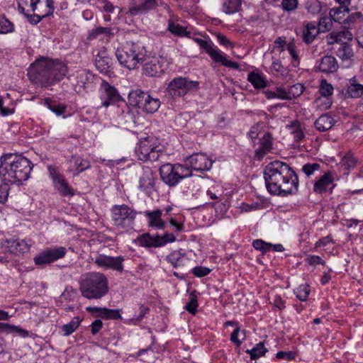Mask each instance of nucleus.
<instances>
[{
    "label": "nucleus",
    "mask_w": 363,
    "mask_h": 363,
    "mask_svg": "<svg viewBox=\"0 0 363 363\" xmlns=\"http://www.w3.org/2000/svg\"><path fill=\"white\" fill-rule=\"evenodd\" d=\"M264 175L267 189L272 195L286 196L298 191V176L285 162H270L265 167Z\"/></svg>",
    "instance_id": "f257e3e1"
},
{
    "label": "nucleus",
    "mask_w": 363,
    "mask_h": 363,
    "mask_svg": "<svg viewBox=\"0 0 363 363\" xmlns=\"http://www.w3.org/2000/svg\"><path fill=\"white\" fill-rule=\"evenodd\" d=\"M0 177L4 182L21 185L28 179L33 169L32 163L25 157L6 154L0 159Z\"/></svg>",
    "instance_id": "f03ea898"
},
{
    "label": "nucleus",
    "mask_w": 363,
    "mask_h": 363,
    "mask_svg": "<svg viewBox=\"0 0 363 363\" xmlns=\"http://www.w3.org/2000/svg\"><path fill=\"white\" fill-rule=\"evenodd\" d=\"M67 72V65L60 60H43L35 62L28 71L30 79L47 87L64 78Z\"/></svg>",
    "instance_id": "7ed1b4c3"
},
{
    "label": "nucleus",
    "mask_w": 363,
    "mask_h": 363,
    "mask_svg": "<svg viewBox=\"0 0 363 363\" xmlns=\"http://www.w3.org/2000/svg\"><path fill=\"white\" fill-rule=\"evenodd\" d=\"M79 284L82 296L87 299H99L108 291V279L102 273L89 272L83 274Z\"/></svg>",
    "instance_id": "20e7f679"
},
{
    "label": "nucleus",
    "mask_w": 363,
    "mask_h": 363,
    "mask_svg": "<svg viewBox=\"0 0 363 363\" xmlns=\"http://www.w3.org/2000/svg\"><path fill=\"white\" fill-rule=\"evenodd\" d=\"M18 9L28 21L33 25L38 24L43 18L52 14V0H16Z\"/></svg>",
    "instance_id": "39448f33"
},
{
    "label": "nucleus",
    "mask_w": 363,
    "mask_h": 363,
    "mask_svg": "<svg viewBox=\"0 0 363 363\" xmlns=\"http://www.w3.org/2000/svg\"><path fill=\"white\" fill-rule=\"evenodd\" d=\"M116 56L122 66L131 70L135 69L139 63L143 62L146 50L140 43H126L116 50Z\"/></svg>",
    "instance_id": "423d86ee"
},
{
    "label": "nucleus",
    "mask_w": 363,
    "mask_h": 363,
    "mask_svg": "<svg viewBox=\"0 0 363 363\" xmlns=\"http://www.w3.org/2000/svg\"><path fill=\"white\" fill-rule=\"evenodd\" d=\"M170 12V8L164 0H133L128 12L132 16H140L150 11Z\"/></svg>",
    "instance_id": "0eeeda50"
},
{
    "label": "nucleus",
    "mask_w": 363,
    "mask_h": 363,
    "mask_svg": "<svg viewBox=\"0 0 363 363\" xmlns=\"http://www.w3.org/2000/svg\"><path fill=\"white\" fill-rule=\"evenodd\" d=\"M199 82L190 80L186 77H177L168 84L167 91L173 98L184 96L187 94L196 92L199 89Z\"/></svg>",
    "instance_id": "6e6552de"
},
{
    "label": "nucleus",
    "mask_w": 363,
    "mask_h": 363,
    "mask_svg": "<svg viewBox=\"0 0 363 363\" xmlns=\"http://www.w3.org/2000/svg\"><path fill=\"white\" fill-rule=\"evenodd\" d=\"M352 34L349 30H343L340 32H332L329 35L328 44L337 43L339 47L336 50L337 56L342 60H350L353 56V51L351 45L347 43H343L342 40H352Z\"/></svg>",
    "instance_id": "1a4fd4ad"
},
{
    "label": "nucleus",
    "mask_w": 363,
    "mask_h": 363,
    "mask_svg": "<svg viewBox=\"0 0 363 363\" xmlns=\"http://www.w3.org/2000/svg\"><path fill=\"white\" fill-rule=\"evenodd\" d=\"M112 220L116 226L130 227L135 219L137 212L128 205H115L111 208Z\"/></svg>",
    "instance_id": "9d476101"
},
{
    "label": "nucleus",
    "mask_w": 363,
    "mask_h": 363,
    "mask_svg": "<svg viewBox=\"0 0 363 363\" xmlns=\"http://www.w3.org/2000/svg\"><path fill=\"white\" fill-rule=\"evenodd\" d=\"M161 150L159 146L149 139L145 138L142 140L135 148V153L138 160L143 162H155L160 155Z\"/></svg>",
    "instance_id": "9b49d317"
},
{
    "label": "nucleus",
    "mask_w": 363,
    "mask_h": 363,
    "mask_svg": "<svg viewBox=\"0 0 363 363\" xmlns=\"http://www.w3.org/2000/svg\"><path fill=\"white\" fill-rule=\"evenodd\" d=\"M99 100V107L105 108L123 101L118 90L105 80H103L100 85Z\"/></svg>",
    "instance_id": "f8f14e48"
},
{
    "label": "nucleus",
    "mask_w": 363,
    "mask_h": 363,
    "mask_svg": "<svg viewBox=\"0 0 363 363\" xmlns=\"http://www.w3.org/2000/svg\"><path fill=\"white\" fill-rule=\"evenodd\" d=\"M143 73L151 77H160L167 68L168 62L162 57H152L144 60Z\"/></svg>",
    "instance_id": "ddd939ff"
},
{
    "label": "nucleus",
    "mask_w": 363,
    "mask_h": 363,
    "mask_svg": "<svg viewBox=\"0 0 363 363\" xmlns=\"http://www.w3.org/2000/svg\"><path fill=\"white\" fill-rule=\"evenodd\" d=\"M196 41L201 48L205 50L214 62L220 63L222 65L227 67L235 69L239 68V65L237 62L228 60L225 55L222 54L218 49L214 48L208 41L201 38H196Z\"/></svg>",
    "instance_id": "4468645a"
},
{
    "label": "nucleus",
    "mask_w": 363,
    "mask_h": 363,
    "mask_svg": "<svg viewBox=\"0 0 363 363\" xmlns=\"http://www.w3.org/2000/svg\"><path fill=\"white\" fill-rule=\"evenodd\" d=\"M67 249L64 247H54L45 249L34 257L36 265H45L65 256Z\"/></svg>",
    "instance_id": "2eb2a0df"
},
{
    "label": "nucleus",
    "mask_w": 363,
    "mask_h": 363,
    "mask_svg": "<svg viewBox=\"0 0 363 363\" xmlns=\"http://www.w3.org/2000/svg\"><path fill=\"white\" fill-rule=\"evenodd\" d=\"M49 174L52 179L55 188L62 196H73L74 189L66 182L63 174H60L57 167H48Z\"/></svg>",
    "instance_id": "dca6fc26"
},
{
    "label": "nucleus",
    "mask_w": 363,
    "mask_h": 363,
    "mask_svg": "<svg viewBox=\"0 0 363 363\" xmlns=\"http://www.w3.org/2000/svg\"><path fill=\"white\" fill-rule=\"evenodd\" d=\"M138 187L148 196H150L155 190V175L150 168L143 169L142 174L139 177Z\"/></svg>",
    "instance_id": "f3484780"
},
{
    "label": "nucleus",
    "mask_w": 363,
    "mask_h": 363,
    "mask_svg": "<svg viewBox=\"0 0 363 363\" xmlns=\"http://www.w3.org/2000/svg\"><path fill=\"white\" fill-rule=\"evenodd\" d=\"M187 164L193 170L204 172L209 170L213 164V161L206 155L201 153L193 154L186 158Z\"/></svg>",
    "instance_id": "a211bd4d"
},
{
    "label": "nucleus",
    "mask_w": 363,
    "mask_h": 363,
    "mask_svg": "<svg viewBox=\"0 0 363 363\" xmlns=\"http://www.w3.org/2000/svg\"><path fill=\"white\" fill-rule=\"evenodd\" d=\"M123 261L124 258L122 256L111 257L99 255L96 257L94 263L100 267L111 269L121 272L123 270Z\"/></svg>",
    "instance_id": "6ab92c4d"
},
{
    "label": "nucleus",
    "mask_w": 363,
    "mask_h": 363,
    "mask_svg": "<svg viewBox=\"0 0 363 363\" xmlns=\"http://www.w3.org/2000/svg\"><path fill=\"white\" fill-rule=\"evenodd\" d=\"M162 180L169 186H176L180 181L174 164L167 163L159 169Z\"/></svg>",
    "instance_id": "aec40b11"
},
{
    "label": "nucleus",
    "mask_w": 363,
    "mask_h": 363,
    "mask_svg": "<svg viewBox=\"0 0 363 363\" xmlns=\"http://www.w3.org/2000/svg\"><path fill=\"white\" fill-rule=\"evenodd\" d=\"M272 150V137L269 133H264L259 138V147L256 148L255 156L258 160H262Z\"/></svg>",
    "instance_id": "412c9836"
},
{
    "label": "nucleus",
    "mask_w": 363,
    "mask_h": 363,
    "mask_svg": "<svg viewBox=\"0 0 363 363\" xmlns=\"http://www.w3.org/2000/svg\"><path fill=\"white\" fill-rule=\"evenodd\" d=\"M338 64L336 59L332 55L323 57L316 67V71L323 73H334L338 69Z\"/></svg>",
    "instance_id": "4be33fe9"
},
{
    "label": "nucleus",
    "mask_w": 363,
    "mask_h": 363,
    "mask_svg": "<svg viewBox=\"0 0 363 363\" xmlns=\"http://www.w3.org/2000/svg\"><path fill=\"white\" fill-rule=\"evenodd\" d=\"M363 96V85L357 82L356 77L349 79L346 85L345 96L350 99H357Z\"/></svg>",
    "instance_id": "5701e85b"
},
{
    "label": "nucleus",
    "mask_w": 363,
    "mask_h": 363,
    "mask_svg": "<svg viewBox=\"0 0 363 363\" xmlns=\"http://www.w3.org/2000/svg\"><path fill=\"white\" fill-rule=\"evenodd\" d=\"M112 60L105 55V52L99 54L95 59V66L101 73L110 76L111 71Z\"/></svg>",
    "instance_id": "b1692460"
},
{
    "label": "nucleus",
    "mask_w": 363,
    "mask_h": 363,
    "mask_svg": "<svg viewBox=\"0 0 363 363\" xmlns=\"http://www.w3.org/2000/svg\"><path fill=\"white\" fill-rule=\"evenodd\" d=\"M333 177L332 174L327 172L315 182L313 190L319 194L326 192L328 189H332L330 186L333 185Z\"/></svg>",
    "instance_id": "393cba45"
},
{
    "label": "nucleus",
    "mask_w": 363,
    "mask_h": 363,
    "mask_svg": "<svg viewBox=\"0 0 363 363\" xmlns=\"http://www.w3.org/2000/svg\"><path fill=\"white\" fill-rule=\"evenodd\" d=\"M115 34L114 29L111 27H97L93 28L89 34L88 39L89 40H108L111 36H113Z\"/></svg>",
    "instance_id": "a878e982"
},
{
    "label": "nucleus",
    "mask_w": 363,
    "mask_h": 363,
    "mask_svg": "<svg viewBox=\"0 0 363 363\" xmlns=\"http://www.w3.org/2000/svg\"><path fill=\"white\" fill-rule=\"evenodd\" d=\"M145 216L148 218V225L152 228L163 229L165 226L164 221L162 219V211L155 210L153 211H146Z\"/></svg>",
    "instance_id": "bb28decb"
},
{
    "label": "nucleus",
    "mask_w": 363,
    "mask_h": 363,
    "mask_svg": "<svg viewBox=\"0 0 363 363\" xmlns=\"http://www.w3.org/2000/svg\"><path fill=\"white\" fill-rule=\"evenodd\" d=\"M335 123V120L328 114L321 115L314 123L315 128L321 132L330 129Z\"/></svg>",
    "instance_id": "cd10ccee"
},
{
    "label": "nucleus",
    "mask_w": 363,
    "mask_h": 363,
    "mask_svg": "<svg viewBox=\"0 0 363 363\" xmlns=\"http://www.w3.org/2000/svg\"><path fill=\"white\" fill-rule=\"evenodd\" d=\"M148 95V93L140 89H136L129 93L128 100L132 106L140 108Z\"/></svg>",
    "instance_id": "c85d7f7f"
},
{
    "label": "nucleus",
    "mask_w": 363,
    "mask_h": 363,
    "mask_svg": "<svg viewBox=\"0 0 363 363\" xmlns=\"http://www.w3.org/2000/svg\"><path fill=\"white\" fill-rule=\"evenodd\" d=\"M315 22L307 23L303 31V40L307 44L311 43L319 33Z\"/></svg>",
    "instance_id": "c756f323"
},
{
    "label": "nucleus",
    "mask_w": 363,
    "mask_h": 363,
    "mask_svg": "<svg viewBox=\"0 0 363 363\" xmlns=\"http://www.w3.org/2000/svg\"><path fill=\"white\" fill-rule=\"evenodd\" d=\"M349 11L347 6L334 7L330 10L329 16L333 21L342 25L345 16L349 13Z\"/></svg>",
    "instance_id": "7c9ffc66"
},
{
    "label": "nucleus",
    "mask_w": 363,
    "mask_h": 363,
    "mask_svg": "<svg viewBox=\"0 0 363 363\" xmlns=\"http://www.w3.org/2000/svg\"><path fill=\"white\" fill-rule=\"evenodd\" d=\"M286 128L293 135L296 143H300L305 138L301 124L298 120L291 121L290 124L286 125Z\"/></svg>",
    "instance_id": "2f4dec72"
},
{
    "label": "nucleus",
    "mask_w": 363,
    "mask_h": 363,
    "mask_svg": "<svg viewBox=\"0 0 363 363\" xmlns=\"http://www.w3.org/2000/svg\"><path fill=\"white\" fill-rule=\"evenodd\" d=\"M158 236L159 235L152 236L150 233H144L137 238V241L145 247H159Z\"/></svg>",
    "instance_id": "473e14b6"
},
{
    "label": "nucleus",
    "mask_w": 363,
    "mask_h": 363,
    "mask_svg": "<svg viewBox=\"0 0 363 363\" xmlns=\"http://www.w3.org/2000/svg\"><path fill=\"white\" fill-rule=\"evenodd\" d=\"M7 242L11 250L15 253H25L30 250V245L24 240H9Z\"/></svg>",
    "instance_id": "72a5a7b5"
},
{
    "label": "nucleus",
    "mask_w": 363,
    "mask_h": 363,
    "mask_svg": "<svg viewBox=\"0 0 363 363\" xmlns=\"http://www.w3.org/2000/svg\"><path fill=\"white\" fill-rule=\"evenodd\" d=\"M160 106V101L157 98H154L150 94L140 108H142L147 113L156 112Z\"/></svg>",
    "instance_id": "f704fd0d"
},
{
    "label": "nucleus",
    "mask_w": 363,
    "mask_h": 363,
    "mask_svg": "<svg viewBox=\"0 0 363 363\" xmlns=\"http://www.w3.org/2000/svg\"><path fill=\"white\" fill-rule=\"evenodd\" d=\"M86 311H99V315L103 318L106 319H118L121 318V314L118 310L108 309V308H100L96 307H87Z\"/></svg>",
    "instance_id": "c9c22d12"
},
{
    "label": "nucleus",
    "mask_w": 363,
    "mask_h": 363,
    "mask_svg": "<svg viewBox=\"0 0 363 363\" xmlns=\"http://www.w3.org/2000/svg\"><path fill=\"white\" fill-rule=\"evenodd\" d=\"M242 0H223L222 10L226 14H233L240 10Z\"/></svg>",
    "instance_id": "e433bc0d"
},
{
    "label": "nucleus",
    "mask_w": 363,
    "mask_h": 363,
    "mask_svg": "<svg viewBox=\"0 0 363 363\" xmlns=\"http://www.w3.org/2000/svg\"><path fill=\"white\" fill-rule=\"evenodd\" d=\"M264 94L267 99L290 100L289 94L282 87H277L275 91H264Z\"/></svg>",
    "instance_id": "4c0bfd02"
},
{
    "label": "nucleus",
    "mask_w": 363,
    "mask_h": 363,
    "mask_svg": "<svg viewBox=\"0 0 363 363\" xmlns=\"http://www.w3.org/2000/svg\"><path fill=\"white\" fill-rule=\"evenodd\" d=\"M247 80L256 89H263L267 86V81L264 76L260 74L251 72L248 74Z\"/></svg>",
    "instance_id": "58836bf2"
},
{
    "label": "nucleus",
    "mask_w": 363,
    "mask_h": 363,
    "mask_svg": "<svg viewBox=\"0 0 363 363\" xmlns=\"http://www.w3.org/2000/svg\"><path fill=\"white\" fill-rule=\"evenodd\" d=\"M168 30L177 36H189L190 32L187 31L185 28L181 26L179 23H175L172 19L168 21Z\"/></svg>",
    "instance_id": "ea45409f"
},
{
    "label": "nucleus",
    "mask_w": 363,
    "mask_h": 363,
    "mask_svg": "<svg viewBox=\"0 0 363 363\" xmlns=\"http://www.w3.org/2000/svg\"><path fill=\"white\" fill-rule=\"evenodd\" d=\"M176 170L177 172L179 181L183 179L188 178L192 176L193 169L190 168V166L187 164V160L184 161V164H174Z\"/></svg>",
    "instance_id": "a19ab883"
},
{
    "label": "nucleus",
    "mask_w": 363,
    "mask_h": 363,
    "mask_svg": "<svg viewBox=\"0 0 363 363\" xmlns=\"http://www.w3.org/2000/svg\"><path fill=\"white\" fill-rule=\"evenodd\" d=\"M18 333L23 336L28 335V332L26 330L21 329L18 326L11 325L9 323H0V333Z\"/></svg>",
    "instance_id": "79ce46f5"
},
{
    "label": "nucleus",
    "mask_w": 363,
    "mask_h": 363,
    "mask_svg": "<svg viewBox=\"0 0 363 363\" xmlns=\"http://www.w3.org/2000/svg\"><path fill=\"white\" fill-rule=\"evenodd\" d=\"M250 354L251 359H257L265 354L267 350L264 347V342H259L252 349L246 351Z\"/></svg>",
    "instance_id": "37998d69"
},
{
    "label": "nucleus",
    "mask_w": 363,
    "mask_h": 363,
    "mask_svg": "<svg viewBox=\"0 0 363 363\" xmlns=\"http://www.w3.org/2000/svg\"><path fill=\"white\" fill-rule=\"evenodd\" d=\"M81 320L79 316H76L69 323L64 325L62 328L64 335L68 336L74 333L79 326Z\"/></svg>",
    "instance_id": "c03bdc74"
},
{
    "label": "nucleus",
    "mask_w": 363,
    "mask_h": 363,
    "mask_svg": "<svg viewBox=\"0 0 363 363\" xmlns=\"http://www.w3.org/2000/svg\"><path fill=\"white\" fill-rule=\"evenodd\" d=\"M316 26L319 32L325 33L329 31L333 28V20L330 18V16H322Z\"/></svg>",
    "instance_id": "a18cd8bd"
},
{
    "label": "nucleus",
    "mask_w": 363,
    "mask_h": 363,
    "mask_svg": "<svg viewBox=\"0 0 363 363\" xmlns=\"http://www.w3.org/2000/svg\"><path fill=\"white\" fill-rule=\"evenodd\" d=\"M167 260L176 268L184 266L185 257L184 256L181 255L179 252H174L167 257Z\"/></svg>",
    "instance_id": "49530a36"
},
{
    "label": "nucleus",
    "mask_w": 363,
    "mask_h": 363,
    "mask_svg": "<svg viewBox=\"0 0 363 363\" xmlns=\"http://www.w3.org/2000/svg\"><path fill=\"white\" fill-rule=\"evenodd\" d=\"M340 164L345 170H350L355 167L357 160L351 153L348 152L342 157Z\"/></svg>",
    "instance_id": "de8ad7c7"
},
{
    "label": "nucleus",
    "mask_w": 363,
    "mask_h": 363,
    "mask_svg": "<svg viewBox=\"0 0 363 363\" xmlns=\"http://www.w3.org/2000/svg\"><path fill=\"white\" fill-rule=\"evenodd\" d=\"M271 71L277 76L285 77L289 74L288 69L284 67L279 60L273 61L271 66Z\"/></svg>",
    "instance_id": "09e8293b"
},
{
    "label": "nucleus",
    "mask_w": 363,
    "mask_h": 363,
    "mask_svg": "<svg viewBox=\"0 0 363 363\" xmlns=\"http://www.w3.org/2000/svg\"><path fill=\"white\" fill-rule=\"evenodd\" d=\"M13 30V24L5 17L0 16V34L11 33Z\"/></svg>",
    "instance_id": "8fccbe9b"
},
{
    "label": "nucleus",
    "mask_w": 363,
    "mask_h": 363,
    "mask_svg": "<svg viewBox=\"0 0 363 363\" xmlns=\"http://www.w3.org/2000/svg\"><path fill=\"white\" fill-rule=\"evenodd\" d=\"M79 80L78 81L79 84L84 88H89V84L92 82L94 76L92 74L83 71L79 74Z\"/></svg>",
    "instance_id": "3c124183"
},
{
    "label": "nucleus",
    "mask_w": 363,
    "mask_h": 363,
    "mask_svg": "<svg viewBox=\"0 0 363 363\" xmlns=\"http://www.w3.org/2000/svg\"><path fill=\"white\" fill-rule=\"evenodd\" d=\"M296 297L301 301H306L310 294V289L308 285H301L296 289Z\"/></svg>",
    "instance_id": "603ef678"
},
{
    "label": "nucleus",
    "mask_w": 363,
    "mask_h": 363,
    "mask_svg": "<svg viewBox=\"0 0 363 363\" xmlns=\"http://www.w3.org/2000/svg\"><path fill=\"white\" fill-rule=\"evenodd\" d=\"M9 186L8 183L4 182L0 177V203H4L9 196Z\"/></svg>",
    "instance_id": "864d4df0"
},
{
    "label": "nucleus",
    "mask_w": 363,
    "mask_h": 363,
    "mask_svg": "<svg viewBox=\"0 0 363 363\" xmlns=\"http://www.w3.org/2000/svg\"><path fill=\"white\" fill-rule=\"evenodd\" d=\"M333 87L325 79L321 81L319 92L323 96H329L333 94Z\"/></svg>",
    "instance_id": "5fc2aeb1"
},
{
    "label": "nucleus",
    "mask_w": 363,
    "mask_h": 363,
    "mask_svg": "<svg viewBox=\"0 0 363 363\" xmlns=\"http://www.w3.org/2000/svg\"><path fill=\"white\" fill-rule=\"evenodd\" d=\"M198 307V301L196 296L191 294L189 301L186 303L184 308L189 313L195 314Z\"/></svg>",
    "instance_id": "6e6d98bb"
},
{
    "label": "nucleus",
    "mask_w": 363,
    "mask_h": 363,
    "mask_svg": "<svg viewBox=\"0 0 363 363\" xmlns=\"http://www.w3.org/2000/svg\"><path fill=\"white\" fill-rule=\"evenodd\" d=\"M303 86L301 84H296L291 86L287 93H289L290 96V100L293 98L300 96L303 92Z\"/></svg>",
    "instance_id": "4d7b16f0"
},
{
    "label": "nucleus",
    "mask_w": 363,
    "mask_h": 363,
    "mask_svg": "<svg viewBox=\"0 0 363 363\" xmlns=\"http://www.w3.org/2000/svg\"><path fill=\"white\" fill-rule=\"evenodd\" d=\"M252 246L255 249L262 252L263 253H266L269 252L270 243L267 242L262 240H255L252 242Z\"/></svg>",
    "instance_id": "13d9d810"
},
{
    "label": "nucleus",
    "mask_w": 363,
    "mask_h": 363,
    "mask_svg": "<svg viewBox=\"0 0 363 363\" xmlns=\"http://www.w3.org/2000/svg\"><path fill=\"white\" fill-rule=\"evenodd\" d=\"M157 239L160 247L168 242H174L176 240V236L173 233H165L164 235H159Z\"/></svg>",
    "instance_id": "bf43d9fd"
},
{
    "label": "nucleus",
    "mask_w": 363,
    "mask_h": 363,
    "mask_svg": "<svg viewBox=\"0 0 363 363\" xmlns=\"http://www.w3.org/2000/svg\"><path fill=\"white\" fill-rule=\"evenodd\" d=\"M320 167V164L318 163H308L303 166L302 171L307 177H309L313 174L314 172L319 170Z\"/></svg>",
    "instance_id": "052dcab7"
},
{
    "label": "nucleus",
    "mask_w": 363,
    "mask_h": 363,
    "mask_svg": "<svg viewBox=\"0 0 363 363\" xmlns=\"http://www.w3.org/2000/svg\"><path fill=\"white\" fill-rule=\"evenodd\" d=\"M211 272L208 267L198 266L192 269V273L197 277H203L208 275Z\"/></svg>",
    "instance_id": "680f3d73"
},
{
    "label": "nucleus",
    "mask_w": 363,
    "mask_h": 363,
    "mask_svg": "<svg viewBox=\"0 0 363 363\" xmlns=\"http://www.w3.org/2000/svg\"><path fill=\"white\" fill-rule=\"evenodd\" d=\"M75 165L79 169V172H82L90 167L89 162L82 158H77L75 160Z\"/></svg>",
    "instance_id": "e2e57ef3"
},
{
    "label": "nucleus",
    "mask_w": 363,
    "mask_h": 363,
    "mask_svg": "<svg viewBox=\"0 0 363 363\" xmlns=\"http://www.w3.org/2000/svg\"><path fill=\"white\" fill-rule=\"evenodd\" d=\"M306 261L310 265L322 264L324 265L325 262L318 255H309L306 258Z\"/></svg>",
    "instance_id": "0e129e2a"
},
{
    "label": "nucleus",
    "mask_w": 363,
    "mask_h": 363,
    "mask_svg": "<svg viewBox=\"0 0 363 363\" xmlns=\"http://www.w3.org/2000/svg\"><path fill=\"white\" fill-rule=\"evenodd\" d=\"M281 5L284 10L293 11L297 7L298 0H282Z\"/></svg>",
    "instance_id": "69168bd1"
},
{
    "label": "nucleus",
    "mask_w": 363,
    "mask_h": 363,
    "mask_svg": "<svg viewBox=\"0 0 363 363\" xmlns=\"http://www.w3.org/2000/svg\"><path fill=\"white\" fill-rule=\"evenodd\" d=\"M286 49L289 51L290 55L291 56L294 62H297L298 64L299 63V57H298L297 52L296 51L294 43H289L287 45Z\"/></svg>",
    "instance_id": "338daca9"
},
{
    "label": "nucleus",
    "mask_w": 363,
    "mask_h": 363,
    "mask_svg": "<svg viewBox=\"0 0 363 363\" xmlns=\"http://www.w3.org/2000/svg\"><path fill=\"white\" fill-rule=\"evenodd\" d=\"M278 359H283L286 360L293 359L295 357L294 352H279L276 354Z\"/></svg>",
    "instance_id": "774afa93"
}]
</instances>
